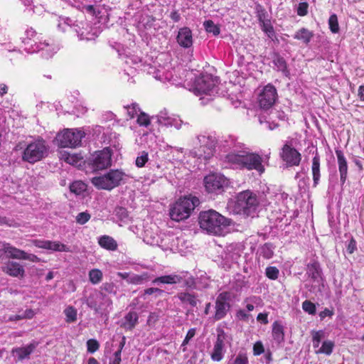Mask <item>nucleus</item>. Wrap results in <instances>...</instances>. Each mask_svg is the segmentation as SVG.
I'll use <instances>...</instances> for the list:
<instances>
[{
  "instance_id": "obj_51",
  "label": "nucleus",
  "mask_w": 364,
  "mask_h": 364,
  "mask_svg": "<svg viewBox=\"0 0 364 364\" xmlns=\"http://www.w3.org/2000/svg\"><path fill=\"white\" fill-rule=\"evenodd\" d=\"M125 108L127 109V114L129 116L130 119L138 115V112H140L139 105L136 103H133L131 105L125 107Z\"/></svg>"
},
{
  "instance_id": "obj_40",
  "label": "nucleus",
  "mask_w": 364,
  "mask_h": 364,
  "mask_svg": "<svg viewBox=\"0 0 364 364\" xmlns=\"http://www.w3.org/2000/svg\"><path fill=\"white\" fill-rule=\"evenodd\" d=\"M66 316L65 321L68 323H73L77 320V310L73 306H68L64 310Z\"/></svg>"
},
{
  "instance_id": "obj_17",
  "label": "nucleus",
  "mask_w": 364,
  "mask_h": 364,
  "mask_svg": "<svg viewBox=\"0 0 364 364\" xmlns=\"http://www.w3.org/2000/svg\"><path fill=\"white\" fill-rule=\"evenodd\" d=\"M31 47L33 46L31 45ZM28 53H34L42 51L43 58H48L53 56L54 53L58 50V47L54 44H50L46 41L41 42L39 41L38 44L36 45V48H26Z\"/></svg>"
},
{
  "instance_id": "obj_33",
  "label": "nucleus",
  "mask_w": 364,
  "mask_h": 364,
  "mask_svg": "<svg viewBox=\"0 0 364 364\" xmlns=\"http://www.w3.org/2000/svg\"><path fill=\"white\" fill-rule=\"evenodd\" d=\"M48 250L55 251V252H71L69 246H68L59 241L49 240Z\"/></svg>"
},
{
  "instance_id": "obj_8",
  "label": "nucleus",
  "mask_w": 364,
  "mask_h": 364,
  "mask_svg": "<svg viewBox=\"0 0 364 364\" xmlns=\"http://www.w3.org/2000/svg\"><path fill=\"white\" fill-rule=\"evenodd\" d=\"M258 204L259 201L256 195L250 191H245L237 195L236 206L240 212H242L247 215H250L254 212Z\"/></svg>"
},
{
  "instance_id": "obj_3",
  "label": "nucleus",
  "mask_w": 364,
  "mask_h": 364,
  "mask_svg": "<svg viewBox=\"0 0 364 364\" xmlns=\"http://www.w3.org/2000/svg\"><path fill=\"white\" fill-rule=\"evenodd\" d=\"M199 224L208 232L220 235L230 225V221L217 211L209 210L200 213Z\"/></svg>"
},
{
  "instance_id": "obj_22",
  "label": "nucleus",
  "mask_w": 364,
  "mask_h": 364,
  "mask_svg": "<svg viewBox=\"0 0 364 364\" xmlns=\"http://www.w3.org/2000/svg\"><path fill=\"white\" fill-rule=\"evenodd\" d=\"M240 257V250L235 245H230L226 247L221 257L226 263L236 262Z\"/></svg>"
},
{
  "instance_id": "obj_62",
  "label": "nucleus",
  "mask_w": 364,
  "mask_h": 364,
  "mask_svg": "<svg viewBox=\"0 0 364 364\" xmlns=\"http://www.w3.org/2000/svg\"><path fill=\"white\" fill-rule=\"evenodd\" d=\"M100 288L102 291L108 293H112L114 292V284L112 282H106L104 283Z\"/></svg>"
},
{
  "instance_id": "obj_31",
  "label": "nucleus",
  "mask_w": 364,
  "mask_h": 364,
  "mask_svg": "<svg viewBox=\"0 0 364 364\" xmlns=\"http://www.w3.org/2000/svg\"><path fill=\"white\" fill-rule=\"evenodd\" d=\"M216 331L217 338L214 345L225 349V343H230L232 338L222 328H218Z\"/></svg>"
},
{
  "instance_id": "obj_7",
  "label": "nucleus",
  "mask_w": 364,
  "mask_h": 364,
  "mask_svg": "<svg viewBox=\"0 0 364 364\" xmlns=\"http://www.w3.org/2000/svg\"><path fill=\"white\" fill-rule=\"evenodd\" d=\"M85 133L78 129H65L57 134L55 141L60 147L74 148L79 146Z\"/></svg>"
},
{
  "instance_id": "obj_12",
  "label": "nucleus",
  "mask_w": 364,
  "mask_h": 364,
  "mask_svg": "<svg viewBox=\"0 0 364 364\" xmlns=\"http://www.w3.org/2000/svg\"><path fill=\"white\" fill-rule=\"evenodd\" d=\"M216 81L211 75H203L196 78L191 90L196 95H208L213 92Z\"/></svg>"
},
{
  "instance_id": "obj_35",
  "label": "nucleus",
  "mask_w": 364,
  "mask_h": 364,
  "mask_svg": "<svg viewBox=\"0 0 364 364\" xmlns=\"http://www.w3.org/2000/svg\"><path fill=\"white\" fill-rule=\"evenodd\" d=\"M334 347V343L332 341L327 340L323 342L322 346L316 350V354L323 353L330 355Z\"/></svg>"
},
{
  "instance_id": "obj_15",
  "label": "nucleus",
  "mask_w": 364,
  "mask_h": 364,
  "mask_svg": "<svg viewBox=\"0 0 364 364\" xmlns=\"http://www.w3.org/2000/svg\"><path fill=\"white\" fill-rule=\"evenodd\" d=\"M229 299L230 295L228 292H223L218 295L215 301V320H221L227 315L230 308V305L228 302Z\"/></svg>"
},
{
  "instance_id": "obj_10",
  "label": "nucleus",
  "mask_w": 364,
  "mask_h": 364,
  "mask_svg": "<svg viewBox=\"0 0 364 364\" xmlns=\"http://www.w3.org/2000/svg\"><path fill=\"white\" fill-rule=\"evenodd\" d=\"M111 151L109 148H105L96 151L89 159V164L93 171H100L107 168L111 166Z\"/></svg>"
},
{
  "instance_id": "obj_24",
  "label": "nucleus",
  "mask_w": 364,
  "mask_h": 364,
  "mask_svg": "<svg viewBox=\"0 0 364 364\" xmlns=\"http://www.w3.org/2000/svg\"><path fill=\"white\" fill-rule=\"evenodd\" d=\"M0 250L4 252L9 257L13 259H22L23 255H25V251L13 247L6 242L0 243Z\"/></svg>"
},
{
  "instance_id": "obj_21",
  "label": "nucleus",
  "mask_w": 364,
  "mask_h": 364,
  "mask_svg": "<svg viewBox=\"0 0 364 364\" xmlns=\"http://www.w3.org/2000/svg\"><path fill=\"white\" fill-rule=\"evenodd\" d=\"M188 273H182L181 274H169V275H164L161 277H156L153 280V284H174L177 283L181 282L183 279L185 278V274H187Z\"/></svg>"
},
{
  "instance_id": "obj_49",
  "label": "nucleus",
  "mask_w": 364,
  "mask_h": 364,
  "mask_svg": "<svg viewBox=\"0 0 364 364\" xmlns=\"http://www.w3.org/2000/svg\"><path fill=\"white\" fill-rule=\"evenodd\" d=\"M102 0H98L95 1V4L85 5L84 9L88 13L92 14L95 16H97L100 14V5L97 4V2L101 1Z\"/></svg>"
},
{
  "instance_id": "obj_42",
  "label": "nucleus",
  "mask_w": 364,
  "mask_h": 364,
  "mask_svg": "<svg viewBox=\"0 0 364 364\" xmlns=\"http://www.w3.org/2000/svg\"><path fill=\"white\" fill-rule=\"evenodd\" d=\"M205 31L208 33H212L214 36H218L220 33V28L218 25L215 24L211 20L205 21L203 23Z\"/></svg>"
},
{
  "instance_id": "obj_44",
  "label": "nucleus",
  "mask_w": 364,
  "mask_h": 364,
  "mask_svg": "<svg viewBox=\"0 0 364 364\" xmlns=\"http://www.w3.org/2000/svg\"><path fill=\"white\" fill-rule=\"evenodd\" d=\"M149 160L148 152L143 151L140 152L136 159L135 164L137 167H144Z\"/></svg>"
},
{
  "instance_id": "obj_16",
  "label": "nucleus",
  "mask_w": 364,
  "mask_h": 364,
  "mask_svg": "<svg viewBox=\"0 0 364 364\" xmlns=\"http://www.w3.org/2000/svg\"><path fill=\"white\" fill-rule=\"evenodd\" d=\"M281 157L288 166H299L301 160V154L288 144L284 145Z\"/></svg>"
},
{
  "instance_id": "obj_45",
  "label": "nucleus",
  "mask_w": 364,
  "mask_h": 364,
  "mask_svg": "<svg viewBox=\"0 0 364 364\" xmlns=\"http://www.w3.org/2000/svg\"><path fill=\"white\" fill-rule=\"evenodd\" d=\"M329 28L332 33H336L339 31V26L338 22V18L336 14L330 16L328 19Z\"/></svg>"
},
{
  "instance_id": "obj_56",
  "label": "nucleus",
  "mask_w": 364,
  "mask_h": 364,
  "mask_svg": "<svg viewBox=\"0 0 364 364\" xmlns=\"http://www.w3.org/2000/svg\"><path fill=\"white\" fill-rule=\"evenodd\" d=\"M90 218V215L86 212L80 213L76 217V221L80 225L86 223Z\"/></svg>"
},
{
  "instance_id": "obj_5",
  "label": "nucleus",
  "mask_w": 364,
  "mask_h": 364,
  "mask_svg": "<svg viewBox=\"0 0 364 364\" xmlns=\"http://www.w3.org/2000/svg\"><path fill=\"white\" fill-rule=\"evenodd\" d=\"M199 204L196 197H184L177 200L170 209V217L175 221L188 218L194 208Z\"/></svg>"
},
{
  "instance_id": "obj_1",
  "label": "nucleus",
  "mask_w": 364,
  "mask_h": 364,
  "mask_svg": "<svg viewBox=\"0 0 364 364\" xmlns=\"http://www.w3.org/2000/svg\"><path fill=\"white\" fill-rule=\"evenodd\" d=\"M225 162L232 168L255 170L260 175L265 171L263 158L255 152L230 153L225 156Z\"/></svg>"
},
{
  "instance_id": "obj_20",
  "label": "nucleus",
  "mask_w": 364,
  "mask_h": 364,
  "mask_svg": "<svg viewBox=\"0 0 364 364\" xmlns=\"http://www.w3.org/2000/svg\"><path fill=\"white\" fill-rule=\"evenodd\" d=\"M178 43L186 48H188L193 45V36L191 29L188 27L180 28L177 36Z\"/></svg>"
},
{
  "instance_id": "obj_14",
  "label": "nucleus",
  "mask_w": 364,
  "mask_h": 364,
  "mask_svg": "<svg viewBox=\"0 0 364 364\" xmlns=\"http://www.w3.org/2000/svg\"><path fill=\"white\" fill-rule=\"evenodd\" d=\"M277 97V92L276 88L271 85H267L259 95V107L263 109H269L275 103Z\"/></svg>"
},
{
  "instance_id": "obj_50",
  "label": "nucleus",
  "mask_w": 364,
  "mask_h": 364,
  "mask_svg": "<svg viewBox=\"0 0 364 364\" xmlns=\"http://www.w3.org/2000/svg\"><path fill=\"white\" fill-rule=\"evenodd\" d=\"M262 24V31L267 33L268 37L272 38L274 35V31L273 26L271 25L269 21H264L260 23Z\"/></svg>"
},
{
  "instance_id": "obj_37",
  "label": "nucleus",
  "mask_w": 364,
  "mask_h": 364,
  "mask_svg": "<svg viewBox=\"0 0 364 364\" xmlns=\"http://www.w3.org/2000/svg\"><path fill=\"white\" fill-rule=\"evenodd\" d=\"M149 279V274L144 272L141 274H132L129 277V283L132 284H141Z\"/></svg>"
},
{
  "instance_id": "obj_64",
  "label": "nucleus",
  "mask_w": 364,
  "mask_h": 364,
  "mask_svg": "<svg viewBox=\"0 0 364 364\" xmlns=\"http://www.w3.org/2000/svg\"><path fill=\"white\" fill-rule=\"evenodd\" d=\"M22 259L28 260L33 262H39L40 259L33 254H28L25 252V255H23Z\"/></svg>"
},
{
  "instance_id": "obj_47",
  "label": "nucleus",
  "mask_w": 364,
  "mask_h": 364,
  "mask_svg": "<svg viewBox=\"0 0 364 364\" xmlns=\"http://www.w3.org/2000/svg\"><path fill=\"white\" fill-rule=\"evenodd\" d=\"M136 122L139 126L147 127L150 124V119L147 114L143 112H140V113L137 115Z\"/></svg>"
},
{
  "instance_id": "obj_29",
  "label": "nucleus",
  "mask_w": 364,
  "mask_h": 364,
  "mask_svg": "<svg viewBox=\"0 0 364 364\" xmlns=\"http://www.w3.org/2000/svg\"><path fill=\"white\" fill-rule=\"evenodd\" d=\"M272 336L277 343H281L284 341V326L279 321H274L272 324Z\"/></svg>"
},
{
  "instance_id": "obj_13",
  "label": "nucleus",
  "mask_w": 364,
  "mask_h": 364,
  "mask_svg": "<svg viewBox=\"0 0 364 364\" xmlns=\"http://www.w3.org/2000/svg\"><path fill=\"white\" fill-rule=\"evenodd\" d=\"M86 304L95 312H98L109 306L112 304V300L103 292L95 291L87 297Z\"/></svg>"
},
{
  "instance_id": "obj_30",
  "label": "nucleus",
  "mask_w": 364,
  "mask_h": 364,
  "mask_svg": "<svg viewBox=\"0 0 364 364\" xmlns=\"http://www.w3.org/2000/svg\"><path fill=\"white\" fill-rule=\"evenodd\" d=\"M25 35L26 37L23 40V43L26 46L25 50H27L26 48H31V45L33 46V48H36V45L38 44V42L33 39L37 36L36 31L32 28H28L25 32Z\"/></svg>"
},
{
  "instance_id": "obj_59",
  "label": "nucleus",
  "mask_w": 364,
  "mask_h": 364,
  "mask_svg": "<svg viewBox=\"0 0 364 364\" xmlns=\"http://www.w3.org/2000/svg\"><path fill=\"white\" fill-rule=\"evenodd\" d=\"M229 364H248V359L245 355L240 353L233 362Z\"/></svg>"
},
{
  "instance_id": "obj_26",
  "label": "nucleus",
  "mask_w": 364,
  "mask_h": 364,
  "mask_svg": "<svg viewBox=\"0 0 364 364\" xmlns=\"http://www.w3.org/2000/svg\"><path fill=\"white\" fill-rule=\"evenodd\" d=\"M139 316L135 311L129 312L124 318L122 326L127 330H132L138 323Z\"/></svg>"
},
{
  "instance_id": "obj_11",
  "label": "nucleus",
  "mask_w": 364,
  "mask_h": 364,
  "mask_svg": "<svg viewBox=\"0 0 364 364\" xmlns=\"http://www.w3.org/2000/svg\"><path fill=\"white\" fill-rule=\"evenodd\" d=\"M306 274L311 279L312 285L311 291H321L323 287V278L322 277V269L317 261H313L306 266Z\"/></svg>"
},
{
  "instance_id": "obj_36",
  "label": "nucleus",
  "mask_w": 364,
  "mask_h": 364,
  "mask_svg": "<svg viewBox=\"0 0 364 364\" xmlns=\"http://www.w3.org/2000/svg\"><path fill=\"white\" fill-rule=\"evenodd\" d=\"M89 280L92 284H97L102 282L103 274L99 269H92L88 274Z\"/></svg>"
},
{
  "instance_id": "obj_53",
  "label": "nucleus",
  "mask_w": 364,
  "mask_h": 364,
  "mask_svg": "<svg viewBox=\"0 0 364 364\" xmlns=\"http://www.w3.org/2000/svg\"><path fill=\"white\" fill-rule=\"evenodd\" d=\"M87 351L93 353L99 349L100 344L95 339H89L87 341Z\"/></svg>"
},
{
  "instance_id": "obj_63",
  "label": "nucleus",
  "mask_w": 364,
  "mask_h": 364,
  "mask_svg": "<svg viewBox=\"0 0 364 364\" xmlns=\"http://www.w3.org/2000/svg\"><path fill=\"white\" fill-rule=\"evenodd\" d=\"M196 328H193L188 330L185 339L183 341L182 346L186 345L189 341L195 336L196 334Z\"/></svg>"
},
{
  "instance_id": "obj_39",
  "label": "nucleus",
  "mask_w": 364,
  "mask_h": 364,
  "mask_svg": "<svg viewBox=\"0 0 364 364\" xmlns=\"http://www.w3.org/2000/svg\"><path fill=\"white\" fill-rule=\"evenodd\" d=\"M260 255L266 259H270L274 255V247L271 243H265L260 249Z\"/></svg>"
},
{
  "instance_id": "obj_4",
  "label": "nucleus",
  "mask_w": 364,
  "mask_h": 364,
  "mask_svg": "<svg viewBox=\"0 0 364 364\" xmlns=\"http://www.w3.org/2000/svg\"><path fill=\"white\" fill-rule=\"evenodd\" d=\"M129 176L119 169H112L107 173L91 178V183L98 189L111 191L113 188L125 183Z\"/></svg>"
},
{
  "instance_id": "obj_57",
  "label": "nucleus",
  "mask_w": 364,
  "mask_h": 364,
  "mask_svg": "<svg viewBox=\"0 0 364 364\" xmlns=\"http://www.w3.org/2000/svg\"><path fill=\"white\" fill-rule=\"evenodd\" d=\"M312 340L321 343V341L325 337V332L323 330L312 331L311 332Z\"/></svg>"
},
{
  "instance_id": "obj_52",
  "label": "nucleus",
  "mask_w": 364,
  "mask_h": 364,
  "mask_svg": "<svg viewBox=\"0 0 364 364\" xmlns=\"http://www.w3.org/2000/svg\"><path fill=\"white\" fill-rule=\"evenodd\" d=\"M256 11L259 23L266 21L267 12L265 9L260 4H257L256 6Z\"/></svg>"
},
{
  "instance_id": "obj_43",
  "label": "nucleus",
  "mask_w": 364,
  "mask_h": 364,
  "mask_svg": "<svg viewBox=\"0 0 364 364\" xmlns=\"http://www.w3.org/2000/svg\"><path fill=\"white\" fill-rule=\"evenodd\" d=\"M86 189V186L82 181H75L70 186V190L71 192L75 193L77 195L80 194L82 192L85 191Z\"/></svg>"
},
{
  "instance_id": "obj_6",
  "label": "nucleus",
  "mask_w": 364,
  "mask_h": 364,
  "mask_svg": "<svg viewBox=\"0 0 364 364\" xmlns=\"http://www.w3.org/2000/svg\"><path fill=\"white\" fill-rule=\"evenodd\" d=\"M199 146L191 151L193 157L208 160L211 158L215 150V139L210 136L200 135L197 137Z\"/></svg>"
},
{
  "instance_id": "obj_58",
  "label": "nucleus",
  "mask_w": 364,
  "mask_h": 364,
  "mask_svg": "<svg viewBox=\"0 0 364 364\" xmlns=\"http://www.w3.org/2000/svg\"><path fill=\"white\" fill-rule=\"evenodd\" d=\"M116 215L120 218V220H123L128 217L127 210L122 207H118L115 209Z\"/></svg>"
},
{
  "instance_id": "obj_48",
  "label": "nucleus",
  "mask_w": 364,
  "mask_h": 364,
  "mask_svg": "<svg viewBox=\"0 0 364 364\" xmlns=\"http://www.w3.org/2000/svg\"><path fill=\"white\" fill-rule=\"evenodd\" d=\"M302 309L303 310L311 315H314L316 314V306L314 303L309 300H305L302 303Z\"/></svg>"
},
{
  "instance_id": "obj_55",
  "label": "nucleus",
  "mask_w": 364,
  "mask_h": 364,
  "mask_svg": "<svg viewBox=\"0 0 364 364\" xmlns=\"http://www.w3.org/2000/svg\"><path fill=\"white\" fill-rule=\"evenodd\" d=\"M309 4L306 2L300 3L298 5L296 13L300 16H304L308 14Z\"/></svg>"
},
{
  "instance_id": "obj_41",
  "label": "nucleus",
  "mask_w": 364,
  "mask_h": 364,
  "mask_svg": "<svg viewBox=\"0 0 364 364\" xmlns=\"http://www.w3.org/2000/svg\"><path fill=\"white\" fill-rule=\"evenodd\" d=\"M224 353V348L214 345L213 351L210 353V358L213 361L219 362L223 358Z\"/></svg>"
},
{
  "instance_id": "obj_18",
  "label": "nucleus",
  "mask_w": 364,
  "mask_h": 364,
  "mask_svg": "<svg viewBox=\"0 0 364 364\" xmlns=\"http://www.w3.org/2000/svg\"><path fill=\"white\" fill-rule=\"evenodd\" d=\"M159 124L166 127H174L176 129H181L183 122L178 117L169 116L166 110L160 112L157 115Z\"/></svg>"
},
{
  "instance_id": "obj_2",
  "label": "nucleus",
  "mask_w": 364,
  "mask_h": 364,
  "mask_svg": "<svg viewBox=\"0 0 364 364\" xmlns=\"http://www.w3.org/2000/svg\"><path fill=\"white\" fill-rule=\"evenodd\" d=\"M15 150H22V160L30 164L41 161L48 154L46 142L40 139L20 141L16 144Z\"/></svg>"
},
{
  "instance_id": "obj_28",
  "label": "nucleus",
  "mask_w": 364,
  "mask_h": 364,
  "mask_svg": "<svg viewBox=\"0 0 364 364\" xmlns=\"http://www.w3.org/2000/svg\"><path fill=\"white\" fill-rule=\"evenodd\" d=\"M98 243L102 248L110 251H114L117 249V242L109 235L101 236L98 240Z\"/></svg>"
},
{
  "instance_id": "obj_19",
  "label": "nucleus",
  "mask_w": 364,
  "mask_h": 364,
  "mask_svg": "<svg viewBox=\"0 0 364 364\" xmlns=\"http://www.w3.org/2000/svg\"><path fill=\"white\" fill-rule=\"evenodd\" d=\"M2 271L14 277H23L25 273L24 268L22 265L16 262L12 261L7 262L5 265L2 267Z\"/></svg>"
},
{
  "instance_id": "obj_60",
  "label": "nucleus",
  "mask_w": 364,
  "mask_h": 364,
  "mask_svg": "<svg viewBox=\"0 0 364 364\" xmlns=\"http://www.w3.org/2000/svg\"><path fill=\"white\" fill-rule=\"evenodd\" d=\"M32 242L36 247L38 248L45 250H48V248L49 240H34L32 241Z\"/></svg>"
},
{
  "instance_id": "obj_27",
  "label": "nucleus",
  "mask_w": 364,
  "mask_h": 364,
  "mask_svg": "<svg viewBox=\"0 0 364 364\" xmlns=\"http://www.w3.org/2000/svg\"><path fill=\"white\" fill-rule=\"evenodd\" d=\"M311 171L313 175L314 186L316 187L319 182L320 173V157L318 153L312 159Z\"/></svg>"
},
{
  "instance_id": "obj_23",
  "label": "nucleus",
  "mask_w": 364,
  "mask_h": 364,
  "mask_svg": "<svg viewBox=\"0 0 364 364\" xmlns=\"http://www.w3.org/2000/svg\"><path fill=\"white\" fill-rule=\"evenodd\" d=\"M336 154L338 159V170L340 173V178L342 184H344L347 178L348 164L346 159L341 150H336Z\"/></svg>"
},
{
  "instance_id": "obj_38",
  "label": "nucleus",
  "mask_w": 364,
  "mask_h": 364,
  "mask_svg": "<svg viewBox=\"0 0 364 364\" xmlns=\"http://www.w3.org/2000/svg\"><path fill=\"white\" fill-rule=\"evenodd\" d=\"M65 162L72 165H77L81 160V157L76 154H71L68 152L61 153V157Z\"/></svg>"
},
{
  "instance_id": "obj_54",
  "label": "nucleus",
  "mask_w": 364,
  "mask_h": 364,
  "mask_svg": "<svg viewBox=\"0 0 364 364\" xmlns=\"http://www.w3.org/2000/svg\"><path fill=\"white\" fill-rule=\"evenodd\" d=\"M266 275L270 279H276L279 275V270L275 267H268L266 269Z\"/></svg>"
},
{
  "instance_id": "obj_32",
  "label": "nucleus",
  "mask_w": 364,
  "mask_h": 364,
  "mask_svg": "<svg viewBox=\"0 0 364 364\" xmlns=\"http://www.w3.org/2000/svg\"><path fill=\"white\" fill-rule=\"evenodd\" d=\"M314 34L309 30L302 28L298 30L294 35V38L302 41L305 44H308L312 38Z\"/></svg>"
},
{
  "instance_id": "obj_34",
  "label": "nucleus",
  "mask_w": 364,
  "mask_h": 364,
  "mask_svg": "<svg viewBox=\"0 0 364 364\" xmlns=\"http://www.w3.org/2000/svg\"><path fill=\"white\" fill-rule=\"evenodd\" d=\"M178 298L183 304H190L192 306L197 305V299L196 296L188 292H181L178 294Z\"/></svg>"
},
{
  "instance_id": "obj_9",
  "label": "nucleus",
  "mask_w": 364,
  "mask_h": 364,
  "mask_svg": "<svg viewBox=\"0 0 364 364\" xmlns=\"http://www.w3.org/2000/svg\"><path fill=\"white\" fill-rule=\"evenodd\" d=\"M204 186L207 192L219 194L228 186V180L223 175L213 173L204 178Z\"/></svg>"
},
{
  "instance_id": "obj_25",
  "label": "nucleus",
  "mask_w": 364,
  "mask_h": 364,
  "mask_svg": "<svg viewBox=\"0 0 364 364\" xmlns=\"http://www.w3.org/2000/svg\"><path fill=\"white\" fill-rule=\"evenodd\" d=\"M37 343H31L29 345L17 348L12 350L14 355L17 356L18 360H23L25 358H28L29 355L33 352L37 347Z\"/></svg>"
},
{
  "instance_id": "obj_46",
  "label": "nucleus",
  "mask_w": 364,
  "mask_h": 364,
  "mask_svg": "<svg viewBox=\"0 0 364 364\" xmlns=\"http://www.w3.org/2000/svg\"><path fill=\"white\" fill-rule=\"evenodd\" d=\"M273 63L279 70L287 72V63L282 57L277 55L273 60Z\"/></svg>"
},
{
  "instance_id": "obj_61",
  "label": "nucleus",
  "mask_w": 364,
  "mask_h": 364,
  "mask_svg": "<svg viewBox=\"0 0 364 364\" xmlns=\"http://www.w3.org/2000/svg\"><path fill=\"white\" fill-rule=\"evenodd\" d=\"M253 351H254V355H259L262 354V353H264V346H263L262 342L257 341L255 343V345L253 346Z\"/></svg>"
}]
</instances>
